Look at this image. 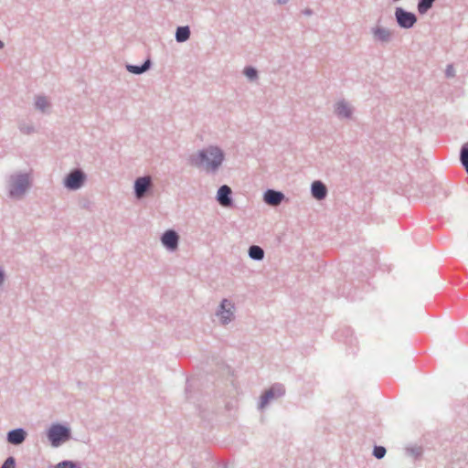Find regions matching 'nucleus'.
Wrapping results in <instances>:
<instances>
[{
	"label": "nucleus",
	"mask_w": 468,
	"mask_h": 468,
	"mask_svg": "<svg viewBox=\"0 0 468 468\" xmlns=\"http://www.w3.org/2000/svg\"><path fill=\"white\" fill-rule=\"evenodd\" d=\"M86 175L80 169L76 168L70 171L64 179V186L69 190H78L85 183Z\"/></svg>",
	"instance_id": "obj_6"
},
{
	"label": "nucleus",
	"mask_w": 468,
	"mask_h": 468,
	"mask_svg": "<svg viewBox=\"0 0 468 468\" xmlns=\"http://www.w3.org/2000/svg\"><path fill=\"white\" fill-rule=\"evenodd\" d=\"M5 271L3 270L0 269V286L4 283L5 282Z\"/></svg>",
	"instance_id": "obj_30"
},
{
	"label": "nucleus",
	"mask_w": 468,
	"mask_h": 468,
	"mask_svg": "<svg viewBox=\"0 0 468 468\" xmlns=\"http://www.w3.org/2000/svg\"><path fill=\"white\" fill-rule=\"evenodd\" d=\"M163 246L169 251H175L178 248L179 235L174 229H168L161 236Z\"/></svg>",
	"instance_id": "obj_11"
},
{
	"label": "nucleus",
	"mask_w": 468,
	"mask_h": 468,
	"mask_svg": "<svg viewBox=\"0 0 468 468\" xmlns=\"http://www.w3.org/2000/svg\"><path fill=\"white\" fill-rule=\"evenodd\" d=\"M370 32L373 40L383 45L391 42L394 37V31L380 25L378 22L371 27Z\"/></svg>",
	"instance_id": "obj_8"
},
{
	"label": "nucleus",
	"mask_w": 468,
	"mask_h": 468,
	"mask_svg": "<svg viewBox=\"0 0 468 468\" xmlns=\"http://www.w3.org/2000/svg\"><path fill=\"white\" fill-rule=\"evenodd\" d=\"M436 0H418L417 9L420 15L426 14L433 5Z\"/></svg>",
	"instance_id": "obj_20"
},
{
	"label": "nucleus",
	"mask_w": 468,
	"mask_h": 468,
	"mask_svg": "<svg viewBox=\"0 0 468 468\" xmlns=\"http://www.w3.org/2000/svg\"><path fill=\"white\" fill-rule=\"evenodd\" d=\"M460 161L468 174V142L462 146Z\"/></svg>",
	"instance_id": "obj_22"
},
{
	"label": "nucleus",
	"mask_w": 468,
	"mask_h": 468,
	"mask_svg": "<svg viewBox=\"0 0 468 468\" xmlns=\"http://www.w3.org/2000/svg\"><path fill=\"white\" fill-rule=\"evenodd\" d=\"M445 74L447 77H453L455 75V70L452 65H448L445 70Z\"/></svg>",
	"instance_id": "obj_28"
},
{
	"label": "nucleus",
	"mask_w": 468,
	"mask_h": 468,
	"mask_svg": "<svg viewBox=\"0 0 468 468\" xmlns=\"http://www.w3.org/2000/svg\"><path fill=\"white\" fill-rule=\"evenodd\" d=\"M303 14L304 16H312L314 12L311 8H305L304 10H303Z\"/></svg>",
	"instance_id": "obj_29"
},
{
	"label": "nucleus",
	"mask_w": 468,
	"mask_h": 468,
	"mask_svg": "<svg viewBox=\"0 0 468 468\" xmlns=\"http://www.w3.org/2000/svg\"><path fill=\"white\" fill-rule=\"evenodd\" d=\"M152 62L148 58L141 66L127 64L126 69L133 74L140 75L146 72L151 68Z\"/></svg>",
	"instance_id": "obj_17"
},
{
	"label": "nucleus",
	"mask_w": 468,
	"mask_h": 468,
	"mask_svg": "<svg viewBox=\"0 0 468 468\" xmlns=\"http://www.w3.org/2000/svg\"><path fill=\"white\" fill-rule=\"evenodd\" d=\"M4 42L2 40H0V49H2L4 48Z\"/></svg>",
	"instance_id": "obj_32"
},
{
	"label": "nucleus",
	"mask_w": 468,
	"mask_h": 468,
	"mask_svg": "<svg viewBox=\"0 0 468 468\" xmlns=\"http://www.w3.org/2000/svg\"><path fill=\"white\" fill-rule=\"evenodd\" d=\"M355 108L345 99L337 101L334 105V112L340 120H349L353 117Z\"/></svg>",
	"instance_id": "obj_10"
},
{
	"label": "nucleus",
	"mask_w": 468,
	"mask_h": 468,
	"mask_svg": "<svg viewBox=\"0 0 468 468\" xmlns=\"http://www.w3.org/2000/svg\"><path fill=\"white\" fill-rule=\"evenodd\" d=\"M284 197H285L282 192L273 189H268L263 195L264 202L273 207L279 206Z\"/></svg>",
	"instance_id": "obj_14"
},
{
	"label": "nucleus",
	"mask_w": 468,
	"mask_h": 468,
	"mask_svg": "<svg viewBox=\"0 0 468 468\" xmlns=\"http://www.w3.org/2000/svg\"><path fill=\"white\" fill-rule=\"evenodd\" d=\"M311 193L315 199L323 200L327 196V187L322 181L316 180L312 183Z\"/></svg>",
	"instance_id": "obj_16"
},
{
	"label": "nucleus",
	"mask_w": 468,
	"mask_h": 468,
	"mask_svg": "<svg viewBox=\"0 0 468 468\" xmlns=\"http://www.w3.org/2000/svg\"><path fill=\"white\" fill-rule=\"evenodd\" d=\"M289 0H277L278 5H285Z\"/></svg>",
	"instance_id": "obj_31"
},
{
	"label": "nucleus",
	"mask_w": 468,
	"mask_h": 468,
	"mask_svg": "<svg viewBox=\"0 0 468 468\" xmlns=\"http://www.w3.org/2000/svg\"><path fill=\"white\" fill-rule=\"evenodd\" d=\"M18 129L23 134L27 135L36 133L35 126L31 122L26 121H20L18 122Z\"/></svg>",
	"instance_id": "obj_21"
},
{
	"label": "nucleus",
	"mask_w": 468,
	"mask_h": 468,
	"mask_svg": "<svg viewBox=\"0 0 468 468\" xmlns=\"http://www.w3.org/2000/svg\"><path fill=\"white\" fill-rule=\"evenodd\" d=\"M153 187V180L150 176H140L134 181V196L137 199L144 198Z\"/></svg>",
	"instance_id": "obj_9"
},
{
	"label": "nucleus",
	"mask_w": 468,
	"mask_h": 468,
	"mask_svg": "<svg viewBox=\"0 0 468 468\" xmlns=\"http://www.w3.org/2000/svg\"><path fill=\"white\" fill-rule=\"evenodd\" d=\"M285 394V388L282 384H273L261 396L259 403V409L263 410L271 400L281 398Z\"/></svg>",
	"instance_id": "obj_7"
},
{
	"label": "nucleus",
	"mask_w": 468,
	"mask_h": 468,
	"mask_svg": "<svg viewBox=\"0 0 468 468\" xmlns=\"http://www.w3.org/2000/svg\"><path fill=\"white\" fill-rule=\"evenodd\" d=\"M386 454V449L385 447L383 446H375L374 447V450H373V455L377 458V459H381L385 456Z\"/></svg>",
	"instance_id": "obj_24"
},
{
	"label": "nucleus",
	"mask_w": 468,
	"mask_h": 468,
	"mask_svg": "<svg viewBox=\"0 0 468 468\" xmlns=\"http://www.w3.org/2000/svg\"><path fill=\"white\" fill-rule=\"evenodd\" d=\"M216 316L222 325H227L235 319V305L229 299H223L216 311Z\"/></svg>",
	"instance_id": "obj_4"
},
{
	"label": "nucleus",
	"mask_w": 468,
	"mask_h": 468,
	"mask_svg": "<svg viewBox=\"0 0 468 468\" xmlns=\"http://www.w3.org/2000/svg\"><path fill=\"white\" fill-rule=\"evenodd\" d=\"M33 184L31 172H16L9 176L7 181L8 195L11 198L21 199Z\"/></svg>",
	"instance_id": "obj_2"
},
{
	"label": "nucleus",
	"mask_w": 468,
	"mask_h": 468,
	"mask_svg": "<svg viewBox=\"0 0 468 468\" xmlns=\"http://www.w3.org/2000/svg\"><path fill=\"white\" fill-rule=\"evenodd\" d=\"M407 452L414 458H418L421 455L422 449L420 447L407 448Z\"/></svg>",
	"instance_id": "obj_26"
},
{
	"label": "nucleus",
	"mask_w": 468,
	"mask_h": 468,
	"mask_svg": "<svg viewBox=\"0 0 468 468\" xmlns=\"http://www.w3.org/2000/svg\"><path fill=\"white\" fill-rule=\"evenodd\" d=\"M243 73L250 80H256L258 79V71L253 67H246Z\"/></svg>",
	"instance_id": "obj_23"
},
{
	"label": "nucleus",
	"mask_w": 468,
	"mask_h": 468,
	"mask_svg": "<svg viewBox=\"0 0 468 468\" xmlns=\"http://www.w3.org/2000/svg\"><path fill=\"white\" fill-rule=\"evenodd\" d=\"M34 105L36 110L45 114L49 113L52 107L49 98L41 94L35 96Z\"/></svg>",
	"instance_id": "obj_15"
},
{
	"label": "nucleus",
	"mask_w": 468,
	"mask_h": 468,
	"mask_svg": "<svg viewBox=\"0 0 468 468\" xmlns=\"http://www.w3.org/2000/svg\"><path fill=\"white\" fill-rule=\"evenodd\" d=\"M231 194H232L231 188L227 185H223L218 190L217 201L222 207H230V206H232Z\"/></svg>",
	"instance_id": "obj_12"
},
{
	"label": "nucleus",
	"mask_w": 468,
	"mask_h": 468,
	"mask_svg": "<svg viewBox=\"0 0 468 468\" xmlns=\"http://www.w3.org/2000/svg\"><path fill=\"white\" fill-rule=\"evenodd\" d=\"M395 20L402 29L412 28L418 21L416 14L407 11L402 7H396L394 11Z\"/></svg>",
	"instance_id": "obj_5"
},
{
	"label": "nucleus",
	"mask_w": 468,
	"mask_h": 468,
	"mask_svg": "<svg viewBox=\"0 0 468 468\" xmlns=\"http://www.w3.org/2000/svg\"><path fill=\"white\" fill-rule=\"evenodd\" d=\"M225 159L223 150L217 145H208L190 155V164L207 174L216 173Z\"/></svg>",
	"instance_id": "obj_1"
},
{
	"label": "nucleus",
	"mask_w": 468,
	"mask_h": 468,
	"mask_svg": "<svg viewBox=\"0 0 468 468\" xmlns=\"http://www.w3.org/2000/svg\"><path fill=\"white\" fill-rule=\"evenodd\" d=\"M27 431L22 428H17L7 432L6 440L10 444L20 445L27 438Z\"/></svg>",
	"instance_id": "obj_13"
},
{
	"label": "nucleus",
	"mask_w": 468,
	"mask_h": 468,
	"mask_svg": "<svg viewBox=\"0 0 468 468\" xmlns=\"http://www.w3.org/2000/svg\"><path fill=\"white\" fill-rule=\"evenodd\" d=\"M54 468H80V467L72 461H62V462L58 463Z\"/></svg>",
	"instance_id": "obj_25"
},
{
	"label": "nucleus",
	"mask_w": 468,
	"mask_h": 468,
	"mask_svg": "<svg viewBox=\"0 0 468 468\" xmlns=\"http://www.w3.org/2000/svg\"><path fill=\"white\" fill-rule=\"evenodd\" d=\"M191 31L188 26L178 27L176 31V40L178 43L186 42L189 39Z\"/></svg>",
	"instance_id": "obj_18"
},
{
	"label": "nucleus",
	"mask_w": 468,
	"mask_h": 468,
	"mask_svg": "<svg viewBox=\"0 0 468 468\" xmlns=\"http://www.w3.org/2000/svg\"><path fill=\"white\" fill-rule=\"evenodd\" d=\"M47 436L53 447H58L70 439L71 432L68 427L56 423L49 427Z\"/></svg>",
	"instance_id": "obj_3"
},
{
	"label": "nucleus",
	"mask_w": 468,
	"mask_h": 468,
	"mask_svg": "<svg viewBox=\"0 0 468 468\" xmlns=\"http://www.w3.org/2000/svg\"><path fill=\"white\" fill-rule=\"evenodd\" d=\"M249 257L254 261H262L264 259V250L258 245H251L248 250Z\"/></svg>",
	"instance_id": "obj_19"
},
{
	"label": "nucleus",
	"mask_w": 468,
	"mask_h": 468,
	"mask_svg": "<svg viewBox=\"0 0 468 468\" xmlns=\"http://www.w3.org/2000/svg\"><path fill=\"white\" fill-rule=\"evenodd\" d=\"M0 468H16V460L14 457L10 456L5 459L4 463Z\"/></svg>",
	"instance_id": "obj_27"
}]
</instances>
